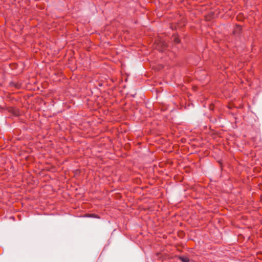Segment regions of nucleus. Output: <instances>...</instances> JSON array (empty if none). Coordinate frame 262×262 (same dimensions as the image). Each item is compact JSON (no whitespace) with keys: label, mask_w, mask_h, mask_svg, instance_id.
I'll return each mask as SVG.
<instances>
[{"label":"nucleus","mask_w":262,"mask_h":262,"mask_svg":"<svg viewBox=\"0 0 262 262\" xmlns=\"http://www.w3.org/2000/svg\"><path fill=\"white\" fill-rule=\"evenodd\" d=\"M242 30L241 26L240 25H236L235 29H234L233 32L235 35H238L239 34Z\"/></svg>","instance_id":"obj_1"},{"label":"nucleus","mask_w":262,"mask_h":262,"mask_svg":"<svg viewBox=\"0 0 262 262\" xmlns=\"http://www.w3.org/2000/svg\"><path fill=\"white\" fill-rule=\"evenodd\" d=\"M180 259L182 262H189V258H188L187 257L184 256H180Z\"/></svg>","instance_id":"obj_2"},{"label":"nucleus","mask_w":262,"mask_h":262,"mask_svg":"<svg viewBox=\"0 0 262 262\" xmlns=\"http://www.w3.org/2000/svg\"><path fill=\"white\" fill-rule=\"evenodd\" d=\"M209 118L210 121L212 122L213 123L217 121L216 119L214 117V116H209Z\"/></svg>","instance_id":"obj_3"},{"label":"nucleus","mask_w":262,"mask_h":262,"mask_svg":"<svg viewBox=\"0 0 262 262\" xmlns=\"http://www.w3.org/2000/svg\"><path fill=\"white\" fill-rule=\"evenodd\" d=\"M9 112L10 113H11L13 115H17V110H16V109L11 108Z\"/></svg>","instance_id":"obj_4"}]
</instances>
